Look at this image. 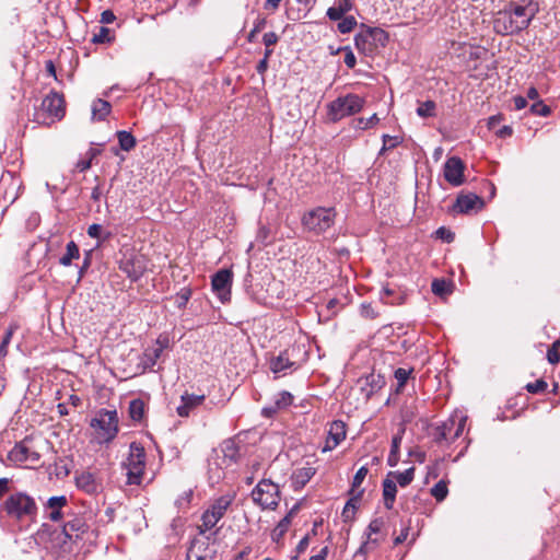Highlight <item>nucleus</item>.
I'll return each mask as SVG.
<instances>
[{
    "label": "nucleus",
    "mask_w": 560,
    "mask_h": 560,
    "mask_svg": "<svg viewBox=\"0 0 560 560\" xmlns=\"http://www.w3.org/2000/svg\"><path fill=\"white\" fill-rule=\"evenodd\" d=\"M539 12L534 0L511 1L493 19V30L501 36H514L527 30Z\"/></svg>",
    "instance_id": "1"
},
{
    "label": "nucleus",
    "mask_w": 560,
    "mask_h": 560,
    "mask_svg": "<svg viewBox=\"0 0 560 560\" xmlns=\"http://www.w3.org/2000/svg\"><path fill=\"white\" fill-rule=\"evenodd\" d=\"M94 513H85L83 517L75 516L66 522L61 532L54 538L55 547L60 556H73L84 547L95 541L96 533L92 529Z\"/></svg>",
    "instance_id": "2"
},
{
    "label": "nucleus",
    "mask_w": 560,
    "mask_h": 560,
    "mask_svg": "<svg viewBox=\"0 0 560 560\" xmlns=\"http://www.w3.org/2000/svg\"><path fill=\"white\" fill-rule=\"evenodd\" d=\"M35 500L24 492L9 495L0 505V513H5L10 518L22 521L36 515Z\"/></svg>",
    "instance_id": "3"
},
{
    "label": "nucleus",
    "mask_w": 560,
    "mask_h": 560,
    "mask_svg": "<svg viewBox=\"0 0 560 560\" xmlns=\"http://www.w3.org/2000/svg\"><path fill=\"white\" fill-rule=\"evenodd\" d=\"M118 267L131 281H138L148 269V258L142 253L128 246L119 250Z\"/></svg>",
    "instance_id": "4"
},
{
    "label": "nucleus",
    "mask_w": 560,
    "mask_h": 560,
    "mask_svg": "<svg viewBox=\"0 0 560 560\" xmlns=\"http://www.w3.org/2000/svg\"><path fill=\"white\" fill-rule=\"evenodd\" d=\"M91 427L94 429L95 439L98 443H108L113 441L118 433V415L116 410H100L91 420Z\"/></svg>",
    "instance_id": "5"
},
{
    "label": "nucleus",
    "mask_w": 560,
    "mask_h": 560,
    "mask_svg": "<svg viewBox=\"0 0 560 560\" xmlns=\"http://www.w3.org/2000/svg\"><path fill=\"white\" fill-rule=\"evenodd\" d=\"M364 103V98L358 94L349 93L345 96H339L328 104V118L332 122H337L345 117L358 114L362 110Z\"/></svg>",
    "instance_id": "6"
},
{
    "label": "nucleus",
    "mask_w": 560,
    "mask_h": 560,
    "mask_svg": "<svg viewBox=\"0 0 560 560\" xmlns=\"http://www.w3.org/2000/svg\"><path fill=\"white\" fill-rule=\"evenodd\" d=\"M388 34L381 27L361 24L360 32L354 36V45L359 51L372 54L377 47H385Z\"/></svg>",
    "instance_id": "7"
},
{
    "label": "nucleus",
    "mask_w": 560,
    "mask_h": 560,
    "mask_svg": "<svg viewBox=\"0 0 560 560\" xmlns=\"http://www.w3.org/2000/svg\"><path fill=\"white\" fill-rule=\"evenodd\" d=\"M126 469L127 482L129 485H140L142 475L145 467V452L144 448L132 442L129 446V454L124 463Z\"/></svg>",
    "instance_id": "8"
},
{
    "label": "nucleus",
    "mask_w": 560,
    "mask_h": 560,
    "mask_svg": "<svg viewBox=\"0 0 560 560\" xmlns=\"http://www.w3.org/2000/svg\"><path fill=\"white\" fill-rule=\"evenodd\" d=\"M335 217L334 208L318 207L302 217V224L306 230L320 234L334 225Z\"/></svg>",
    "instance_id": "9"
},
{
    "label": "nucleus",
    "mask_w": 560,
    "mask_h": 560,
    "mask_svg": "<svg viewBox=\"0 0 560 560\" xmlns=\"http://www.w3.org/2000/svg\"><path fill=\"white\" fill-rule=\"evenodd\" d=\"M252 498L261 509L275 510L280 501L278 485L269 479H264L252 491Z\"/></svg>",
    "instance_id": "10"
},
{
    "label": "nucleus",
    "mask_w": 560,
    "mask_h": 560,
    "mask_svg": "<svg viewBox=\"0 0 560 560\" xmlns=\"http://www.w3.org/2000/svg\"><path fill=\"white\" fill-rule=\"evenodd\" d=\"M466 417L459 415H453L434 429V439L438 443L443 441L447 443L454 442L458 439L465 429Z\"/></svg>",
    "instance_id": "11"
},
{
    "label": "nucleus",
    "mask_w": 560,
    "mask_h": 560,
    "mask_svg": "<svg viewBox=\"0 0 560 560\" xmlns=\"http://www.w3.org/2000/svg\"><path fill=\"white\" fill-rule=\"evenodd\" d=\"M233 498L230 495H222L217 499L210 508L203 512L201 516V524L198 526L200 534L212 529L218 522L224 516Z\"/></svg>",
    "instance_id": "12"
},
{
    "label": "nucleus",
    "mask_w": 560,
    "mask_h": 560,
    "mask_svg": "<svg viewBox=\"0 0 560 560\" xmlns=\"http://www.w3.org/2000/svg\"><path fill=\"white\" fill-rule=\"evenodd\" d=\"M233 273L229 269H221L212 276L211 287L222 303H226L231 299V287Z\"/></svg>",
    "instance_id": "13"
},
{
    "label": "nucleus",
    "mask_w": 560,
    "mask_h": 560,
    "mask_svg": "<svg viewBox=\"0 0 560 560\" xmlns=\"http://www.w3.org/2000/svg\"><path fill=\"white\" fill-rule=\"evenodd\" d=\"M8 459L14 464L31 463L36 464L40 459V454L35 451L27 439L16 443L8 454Z\"/></svg>",
    "instance_id": "14"
},
{
    "label": "nucleus",
    "mask_w": 560,
    "mask_h": 560,
    "mask_svg": "<svg viewBox=\"0 0 560 560\" xmlns=\"http://www.w3.org/2000/svg\"><path fill=\"white\" fill-rule=\"evenodd\" d=\"M383 526L384 521L382 518H374L370 522L365 532L366 539L362 542L358 553H369L377 548L384 540Z\"/></svg>",
    "instance_id": "15"
},
{
    "label": "nucleus",
    "mask_w": 560,
    "mask_h": 560,
    "mask_svg": "<svg viewBox=\"0 0 560 560\" xmlns=\"http://www.w3.org/2000/svg\"><path fill=\"white\" fill-rule=\"evenodd\" d=\"M486 201L482 197L474 192L459 194L454 206L455 211L459 213H477L483 209Z\"/></svg>",
    "instance_id": "16"
},
{
    "label": "nucleus",
    "mask_w": 560,
    "mask_h": 560,
    "mask_svg": "<svg viewBox=\"0 0 560 560\" xmlns=\"http://www.w3.org/2000/svg\"><path fill=\"white\" fill-rule=\"evenodd\" d=\"M40 110L52 118L62 119L66 114L63 96L57 92H50L43 98Z\"/></svg>",
    "instance_id": "17"
},
{
    "label": "nucleus",
    "mask_w": 560,
    "mask_h": 560,
    "mask_svg": "<svg viewBox=\"0 0 560 560\" xmlns=\"http://www.w3.org/2000/svg\"><path fill=\"white\" fill-rule=\"evenodd\" d=\"M346 438V424L341 420H335L330 423L323 453L330 452L336 448Z\"/></svg>",
    "instance_id": "18"
},
{
    "label": "nucleus",
    "mask_w": 560,
    "mask_h": 560,
    "mask_svg": "<svg viewBox=\"0 0 560 560\" xmlns=\"http://www.w3.org/2000/svg\"><path fill=\"white\" fill-rule=\"evenodd\" d=\"M168 343L170 341L166 336H160L151 347L145 349L142 358L144 368H153L161 358L163 351L168 348Z\"/></svg>",
    "instance_id": "19"
},
{
    "label": "nucleus",
    "mask_w": 560,
    "mask_h": 560,
    "mask_svg": "<svg viewBox=\"0 0 560 560\" xmlns=\"http://www.w3.org/2000/svg\"><path fill=\"white\" fill-rule=\"evenodd\" d=\"M69 508L66 495L51 497L45 505L47 517L52 522H58L65 515V510Z\"/></svg>",
    "instance_id": "20"
},
{
    "label": "nucleus",
    "mask_w": 560,
    "mask_h": 560,
    "mask_svg": "<svg viewBox=\"0 0 560 560\" xmlns=\"http://www.w3.org/2000/svg\"><path fill=\"white\" fill-rule=\"evenodd\" d=\"M270 370L276 376L285 375L289 370H296L298 363L290 359L289 350L281 352L279 355L270 360Z\"/></svg>",
    "instance_id": "21"
},
{
    "label": "nucleus",
    "mask_w": 560,
    "mask_h": 560,
    "mask_svg": "<svg viewBox=\"0 0 560 560\" xmlns=\"http://www.w3.org/2000/svg\"><path fill=\"white\" fill-rule=\"evenodd\" d=\"M215 453H219L225 467L233 465L240 457V448L233 439L223 441L220 445V448L215 451Z\"/></svg>",
    "instance_id": "22"
},
{
    "label": "nucleus",
    "mask_w": 560,
    "mask_h": 560,
    "mask_svg": "<svg viewBox=\"0 0 560 560\" xmlns=\"http://www.w3.org/2000/svg\"><path fill=\"white\" fill-rule=\"evenodd\" d=\"M77 487L88 494H95L101 491L102 485L91 471H82L75 477Z\"/></svg>",
    "instance_id": "23"
},
{
    "label": "nucleus",
    "mask_w": 560,
    "mask_h": 560,
    "mask_svg": "<svg viewBox=\"0 0 560 560\" xmlns=\"http://www.w3.org/2000/svg\"><path fill=\"white\" fill-rule=\"evenodd\" d=\"M205 401V395L185 393L182 395L180 405L177 407L179 417H188L191 411Z\"/></svg>",
    "instance_id": "24"
},
{
    "label": "nucleus",
    "mask_w": 560,
    "mask_h": 560,
    "mask_svg": "<svg viewBox=\"0 0 560 560\" xmlns=\"http://www.w3.org/2000/svg\"><path fill=\"white\" fill-rule=\"evenodd\" d=\"M225 468L226 467L222 463L219 453H214L208 463V474L210 481L213 483L219 482L224 477Z\"/></svg>",
    "instance_id": "25"
},
{
    "label": "nucleus",
    "mask_w": 560,
    "mask_h": 560,
    "mask_svg": "<svg viewBox=\"0 0 560 560\" xmlns=\"http://www.w3.org/2000/svg\"><path fill=\"white\" fill-rule=\"evenodd\" d=\"M101 152L100 148H90L75 163V171L79 173L88 171L94 163H97Z\"/></svg>",
    "instance_id": "26"
},
{
    "label": "nucleus",
    "mask_w": 560,
    "mask_h": 560,
    "mask_svg": "<svg viewBox=\"0 0 560 560\" xmlns=\"http://www.w3.org/2000/svg\"><path fill=\"white\" fill-rule=\"evenodd\" d=\"M397 486L394 479L386 476L383 480V499L386 509L392 510L396 500Z\"/></svg>",
    "instance_id": "27"
},
{
    "label": "nucleus",
    "mask_w": 560,
    "mask_h": 560,
    "mask_svg": "<svg viewBox=\"0 0 560 560\" xmlns=\"http://www.w3.org/2000/svg\"><path fill=\"white\" fill-rule=\"evenodd\" d=\"M315 475V468L302 467L296 469L292 475V486L295 490L303 488Z\"/></svg>",
    "instance_id": "28"
},
{
    "label": "nucleus",
    "mask_w": 560,
    "mask_h": 560,
    "mask_svg": "<svg viewBox=\"0 0 560 560\" xmlns=\"http://www.w3.org/2000/svg\"><path fill=\"white\" fill-rule=\"evenodd\" d=\"M352 8V0H338L332 7L327 10V16L331 21H339Z\"/></svg>",
    "instance_id": "29"
},
{
    "label": "nucleus",
    "mask_w": 560,
    "mask_h": 560,
    "mask_svg": "<svg viewBox=\"0 0 560 560\" xmlns=\"http://www.w3.org/2000/svg\"><path fill=\"white\" fill-rule=\"evenodd\" d=\"M465 163L458 156H451L446 160L443 167V175H464Z\"/></svg>",
    "instance_id": "30"
},
{
    "label": "nucleus",
    "mask_w": 560,
    "mask_h": 560,
    "mask_svg": "<svg viewBox=\"0 0 560 560\" xmlns=\"http://www.w3.org/2000/svg\"><path fill=\"white\" fill-rule=\"evenodd\" d=\"M112 105L109 102L97 98L92 104V118L94 120H104L110 113Z\"/></svg>",
    "instance_id": "31"
},
{
    "label": "nucleus",
    "mask_w": 560,
    "mask_h": 560,
    "mask_svg": "<svg viewBox=\"0 0 560 560\" xmlns=\"http://www.w3.org/2000/svg\"><path fill=\"white\" fill-rule=\"evenodd\" d=\"M402 433H404V430L398 432L392 439V447H390V452H389V455L387 458V464L390 467H395L399 462V448H400V444L402 441Z\"/></svg>",
    "instance_id": "32"
},
{
    "label": "nucleus",
    "mask_w": 560,
    "mask_h": 560,
    "mask_svg": "<svg viewBox=\"0 0 560 560\" xmlns=\"http://www.w3.org/2000/svg\"><path fill=\"white\" fill-rule=\"evenodd\" d=\"M387 477L394 479V481L396 482V485L398 483L400 487H407L409 483H411V481L413 480V477H415V468L413 467H410L408 469H406L405 471L402 472H399V471H389L387 474Z\"/></svg>",
    "instance_id": "33"
},
{
    "label": "nucleus",
    "mask_w": 560,
    "mask_h": 560,
    "mask_svg": "<svg viewBox=\"0 0 560 560\" xmlns=\"http://www.w3.org/2000/svg\"><path fill=\"white\" fill-rule=\"evenodd\" d=\"M363 490H359L357 494H351V498L346 503L342 510V517L345 522L351 521L354 517V513L357 510V504L361 499Z\"/></svg>",
    "instance_id": "34"
},
{
    "label": "nucleus",
    "mask_w": 560,
    "mask_h": 560,
    "mask_svg": "<svg viewBox=\"0 0 560 560\" xmlns=\"http://www.w3.org/2000/svg\"><path fill=\"white\" fill-rule=\"evenodd\" d=\"M80 257V250L78 245L70 241L66 246V253L59 258V264L62 266H70L73 259Z\"/></svg>",
    "instance_id": "35"
},
{
    "label": "nucleus",
    "mask_w": 560,
    "mask_h": 560,
    "mask_svg": "<svg viewBox=\"0 0 560 560\" xmlns=\"http://www.w3.org/2000/svg\"><path fill=\"white\" fill-rule=\"evenodd\" d=\"M116 137L118 139L119 148L124 151L128 152L137 144L136 138L129 131L119 130L116 132Z\"/></svg>",
    "instance_id": "36"
},
{
    "label": "nucleus",
    "mask_w": 560,
    "mask_h": 560,
    "mask_svg": "<svg viewBox=\"0 0 560 560\" xmlns=\"http://www.w3.org/2000/svg\"><path fill=\"white\" fill-rule=\"evenodd\" d=\"M291 524V517L290 514L284 516L273 528L271 533V539L275 542H280V540L283 538L285 533L288 532Z\"/></svg>",
    "instance_id": "37"
},
{
    "label": "nucleus",
    "mask_w": 560,
    "mask_h": 560,
    "mask_svg": "<svg viewBox=\"0 0 560 560\" xmlns=\"http://www.w3.org/2000/svg\"><path fill=\"white\" fill-rule=\"evenodd\" d=\"M144 415V402L141 399H133L129 404V416L133 421H140Z\"/></svg>",
    "instance_id": "38"
},
{
    "label": "nucleus",
    "mask_w": 560,
    "mask_h": 560,
    "mask_svg": "<svg viewBox=\"0 0 560 560\" xmlns=\"http://www.w3.org/2000/svg\"><path fill=\"white\" fill-rule=\"evenodd\" d=\"M114 42V36L112 32L106 26H101L98 32L95 33L92 37V43L94 44H110Z\"/></svg>",
    "instance_id": "39"
},
{
    "label": "nucleus",
    "mask_w": 560,
    "mask_h": 560,
    "mask_svg": "<svg viewBox=\"0 0 560 560\" xmlns=\"http://www.w3.org/2000/svg\"><path fill=\"white\" fill-rule=\"evenodd\" d=\"M435 108H436V105L433 101H425V102H422L418 108H417V115L422 117V118H428V117H433L435 116Z\"/></svg>",
    "instance_id": "40"
},
{
    "label": "nucleus",
    "mask_w": 560,
    "mask_h": 560,
    "mask_svg": "<svg viewBox=\"0 0 560 560\" xmlns=\"http://www.w3.org/2000/svg\"><path fill=\"white\" fill-rule=\"evenodd\" d=\"M88 235L92 238H97L98 242H104L110 237V232H104L101 224H92L88 228Z\"/></svg>",
    "instance_id": "41"
},
{
    "label": "nucleus",
    "mask_w": 560,
    "mask_h": 560,
    "mask_svg": "<svg viewBox=\"0 0 560 560\" xmlns=\"http://www.w3.org/2000/svg\"><path fill=\"white\" fill-rule=\"evenodd\" d=\"M202 545L194 542L187 551V560H211L208 555L201 553Z\"/></svg>",
    "instance_id": "42"
},
{
    "label": "nucleus",
    "mask_w": 560,
    "mask_h": 560,
    "mask_svg": "<svg viewBox=\"0 0 560 560\" xmlns=\"http://www.w3.org/2000/svg\"><path fill=\"white\" fill-rule=\"evenodd\" d=\"M382 140H383V147L380 151V154H382L383 152L387 151V150H392V149H395L397 148L401 142H402V138L399 137V136H389V135H384L382 137Z\"/></svg>",
    "instance_id": "43"
},
{
    "label": "nucleus",
    "mask_w": 560,
    "mask_h": 560,
    "mask_svg": "<svg viewBox=\"0 0 560 560\" xmlns=\"http://www.w3.org/2000/svg\"><path fill=\"white\" fill-rule=\"evenodd\" d=\"M448 493L447 483L444 480H440L438 483L433 486L431 489L432 497L435 498L438 502L443 501Z\"/></svg>",
    "instance_id": "44"
},
{
    "label": "nucleus",
    "mask_w": 560,
    "mask_h": 560,
    "mask_svg": "<svg viewBox=\"0 0 560 560\" xmlns=\"http://www.w3.org/2000/svg\"><path fill=\"white\" fill-rule=\"evenodd\" d=\"M293 402V396L291 393L289 392H280L279 394H277L275 396V401L273 404L279 408V409H283V408H287L289 407L291 404Z\"/></svg>",
    "instance_id": "45"
},
{
    "label": "nucleus",
    "mask_w": 560,
    "mask_h": 560,
    "mask_svg": "<svg viewBox=\"0 0 560 560\" xmlns=\"http://www.w3.org/2000/svg\"><path fill=\"white\" fill-rule=\"evenodd\" d=\"M368 468L362 466L358 469V471L355 472L354 477H353V480H352V486H351V491H350V494H357V489H359L363 482V480L365 479L366 475H368Z\"/></svg>",
    "instance_id": "46"
},
{
    "label": "nucleus",
    "mask_w": 560,
    "mask_h": 560,
    "mask_svg": "<svg viewBox=\"0 0 560 560\" xmlns=\"http://www.w3.org/2000/svg\"><path fill=\"white\" fill-rule=\"evenodd\" d=\"M357 25V20L353 16H343L339 20L337 25L338 31L341 34L350 33Z\"/></svg>",
    "instance_id": "47"
},
{
    "label": "nucleus",
    "mask_w": 560,
    "mask_h": 560,
    "mask_svg": "<svg viewBox=\"0 0 560 560\" xmlns=\"http://www.w3.org/2000/svg\"><path fill=\"white\" fill-rule=\"evenodd\" d=\"M529 112L536 116L547 117L550 115L551 108L548 105H546L541 100H538L537 102L532 104Z\"/></svg>",
    "instance_id": "48"
},
{
    "label": "nucleus",
    "mask_w": 560,
    "mask_h": 560,
    "mask_svg": "<svg viewBox=\"0 0 560 560\" xmlns=\"http://www.w3.org/2000/svg\"><path fill=\"white\" fill-rule=\"evenodd\" d=\"M432 292L436 295H444L451 292L450 284L444 279H434L432 282Z\"/></svg>",
    "instance_id": "49"
},
{
    "label": "nucleus",
    "mask_w": 560,
    "mask_h": 560,
    "mask_svg": "<svg viewBox=\"0 0 560 560\" xmlns=\"http://www.w3.org/2000/svg\"><path fill=\"white\" fill-rule=\"evenodd\" d=\"M547 386L548 385L544 380H537L534 383H528L526 385V389L528 393L538 394V393L544 392L547 388Z\"/></svg>",
    "instance_id": "50"
},
{
    "label": "nucleus",
    "mask_w": 560,
    "mask_h": 560,
    "mask_svg": "<svg viewBox=\"0 0 560 560\" xmlns=\"http://www.w3.org/2000/svg\"><path fill=\"white\" fill-rule=\"evenodd\" d=\"M340 50H343L346 54H345V63L346 66L349 68V69H353L355 67V63H357V58L353 54V51L351 50L350 47H343V48H339L337 50L340 51Z\"/></svg>",
    "instance_id": "51"
},
{
    "label": "nucleus",
    "mask_w": 560,
    "mask_h": 560,
    "mask_svg": "<svg viewBox=\"0 0 560 560\" xmlns=\"http://www.w3.org/2000/svg\"><path fill=\"white\" fill-rule=\"evenodd\" d=\"M378 122V117L376 114H373L371 117H369L368 119H364V118H359L358 119V126L357 128L358 129H361V130H364V129H368V128H371L373 127L375 124Z\"/></svg>",
    "instance_id": "52"
},
{
    "label": "nucleus",
    "mask_w": 560,
    "mask_h": 560,
    "mask_svg": "<svg viewBox=\"0 0 560 560\" xmlns=\"http://www.w3.org/2000/svg\"><path fill=\"white\" fill-rule=\"evenodd\" d=\"M12 335H13V328L10 327L5 331V334H4L3 338H2V341H1V345H0V357L7 355V353H8L7 349H8V346L10 343V341H11Z\"/></svg>",
    "instance_id": "53"
},
{
    "label": "nucleus",
    "mask_w": 560,
    "mask_h": 560,
    "mask_svg": "<svg viewBox=\"0 0 560 560\" xmlns=\"http://www.w3.org/2000/svg\"><path fill=\"white\" fill-rule=\"evenodd\" d=\"M410 372H411L410 370L402 369V368H399L395 371V378L397 380L398 385L400 387H402L406 384V382L410 375Z\"/></svg>",
    "instance_id": "54"
},
{
    "label": "nucleus",
    "mask_w": 560,
    "mask_h": 560,
    "mask_svg": "<svg viewBox=\"0 0 560 560\" xmlns=\"http://www.w3.org/2000/svg\"><path fill=\"white\" fill-rule=\"evenodd\" d=\"M360 312H361V315H362L363 317H365V318H371V319H373V318L377 317V315H378V313H377V312H375V310H374V307L372 306V304H371V303H363V304L361 305V310H360Z\"/></svg>",
    "instance_id": "55"
},
{
    "label": "nucleus",
    "mask_w": 560,
    "mask_h": 560,
    "mask_svg": "<svg viewBox=\"0 0 560 560\" xmlns=\"http://www.w3.org/2000/svg\"><path fill=\"white\" fill-rule=\"evenodd\" d=\"M191 296V291L189 289H182L179 293L177 294V304L178 307L186 306L187 302L189 301Z\"/></svg>",
    "instance_id": "56"
},
{
    "label": "nucleus",
    "mask_w": 560,
    "mask_h": 560,
    "mask_svg": "<svg viewBox=\"0 0 560 560\" xmlns=\"http://www.w3.org/2000/svg\"><path fill=\"white\" fill-rule=\"evenodd\" d=\"M279 40V36L275 32L265 33L262 36V42L267 48L272 47Z\"/></svg>",
    "instance_id": "57"
},
{
    "label": "nucleus",
    "mask_w": 560,
    "mask_h": 560,
    "mask_svg": "<svg viewBox=\"0 0 560 560\" xmlns=\"http://www.w3.org/2000/svg\"><path fill=\"white\" fill-rule=\"evenodd\" d=\"M436 235L439 238H441L447 243H451L454 241V233L443 226L438 229Z\"/></svg>",
    "instance_id": "58"
},
{
    "label": "nucleus",
    "mask_w": 560,
    "mask_h": 560,
    "mask_svg": "<svg viewBox=\"0 0 560 560\" xmlns=\"http://www.w3.org/2000/svg\"><path fill=\"white\" fill-rule=\"evenodd\" d=\"M547 360L549 361V363L551 364H556L559 362L560 360V355L556 349V343L552 345V347H550L547 351Z\"/></svg>",
    "instance_id": "59"
},
{
    "label": "nucleus",
    "mask_w": 560,
    "mask_h": 560,
    "mask_svg": "<svg viewBox=\"0 0 560 560\" xmlns=\"http://www.w3.org/2000/svg\"><path fill=\"white\" fill-rule=\"evenodd\" d=\"M191 497H192L191 490L185 491L184 494L176 501V504L179 508H186V506H188Z\"/></svg>",
    "instance_id": "60"
},
{
    "label": "nucleus",
    "mask_w": 560,
    "mask_h": 560,
    "mask_svg": "<svg viewBox=\"0 0 560 560\" xmlns=\"http://www.w3.org/2000/svg\"><path fill=\"white\" fill-rule=\"evenodd\" d=\"M116 20V16L112 10H105L101 14V23L110 24Z\"/></svg>",
    "instance_id": "61"
},
{
    "label": "nucleus",
    "mask_w": 560,
    "mask_h": 560,
    "mask_svg": "<svg viewBox=\"0 0 560 560\" xmlns=\"http://www.w3.org/2000/svg\"><path fill=\"white\" fill-rule=\"evenodd\" d=\"M513 102L516 110L524 109L527 106V100L522 95L514 96Z\"/></svg>",
    "instance_id": "62"
},
{
    "label": "nucleus",
    "mask_w": 560,
    "mask_h": 560,
    "mask_svg": "<svg viewBox=\"0 0 560 560\" xmlns=\"http://www.w3.org/2000/svg\"><path fill=\"white\" fill-rule=\"evenodd\" d=\"M268 62L269 61L266 60V58H262V59L259 60V62L256 66V71L261 77H264L266 71L268 70Z\"/></svg>",
    "instance_id": "63"
},
{
    "label": "nucleus",
    "mask_w": 560,
    "mask_h": 560,
    "mask_svg": "<svg viewBox=\"0 0 560 560\" xmlns=\"http://www.w3.org/2000/svg\"><path fill=\"white\" fill-rule=\"evenodd\" d=\"M310 545V536H304L296 546L298 553H303Z\"/></svg>",
    "instance_id": "64"
}]
</instances>
